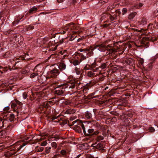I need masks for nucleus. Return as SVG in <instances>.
I'll return each mask as SVG.
<instances>
[{"label": "nucleus", "mask_w": 158, "mask_h": 158, "mask_svg": "<svg viewBox=\"0 0 158 158\" xmlns=\"http://www.w3.org/2000/svg\"><path fill=\"white\" fill-rule=\"evenodd\" d=\"M76 123H77L76 125H79L80 126H81L85 136L91 138L92 136L98 135L100 133V131L98 130L102 129L104 130L102 133L103 135L105 136L106 135V128L105 127H102L99 123L95 120H93L91 122V124H93L94 126L97 128L96 130H95L92 126H89L88 125L85 126L82 121L80 120H77L73 122L72 124L70 126H72Z\"/></svg>", "instance_id": "f257e3e1"}, {"label": "nucleus", "mask_w": 158, "mask_h": 158, "mask_svg": "<svg viewBox=\"0 0 158 158\" xmlns=\"http://www.w3.org/2000/svg\"><path fill=\"white\" fill-rule=\"evenodd\" d=\"M106 42L100 44H98L96 45H94L90 47L91 49H89L90 52L88 53L89 56L92 55L93 54V51L96 49L101 52H104L105 50L109 51L108 54H112V53L116 51V49L114 48V44H112L106 46Z\"/></svg>", "instance_id": "f03ea898"}, {"label": "nucleus", "mask_w": 158, "mask_h": 158, "mask_svg": "<svg viewBox=\"0 0 158 158\" xmlns=\"http://www.w3.org/2000/svg\"><path fill=\"white\" fill-rule=\"evenodd\" d=\"M53 99V101L54 102L51 101H48L44 102L42 104V105L40 107L41 111H43V112L46 115H48L51 113L52 110L51 106H52L55 103H59L60 100L59 99H56V98H54Z\"/></svg>", "instance_id": "7ed1b4c3"}, {"label": "nucleus", "mask_w": 158, "mask_h": 158, "mask_svg": "<svg viewBox=\"0 0 158 158\" xmlns=\"http://www.w3.org/2000/svg\"><path fill=\"white\" fill-rule=\"evenodd\" d=\"M73 83V81H71ZM67 83L63 84L58 85L55 89L54 91L55 94L56 95L59 96H64V92L65 91V89L69 87V88H73L74 87V85L72 83Z\"/></svg>", "instance_id": "20e7f679"}, {"label": "nucleus", "mask_w": 158, "mask_h": 158, "mask_svg": "<svg viewBox=\"0 0 158 158\" xmlns=\"http://www.w3.org/2000/svg\"><path fill=\"white\" fill-rule=\"evenodd\" d=\"M27 144V143H23L19 147L18 146V143H16L12 146V147L14 149L8 151L5 153V156L6 157H10L15 155L17 152L20 151V150L24 146L26 145Z\"/></svg>", "instance_id": "39448f33"}, {"label": "nucleus", "mask_w": 158, "mask_h": 158, "mask_svg": "<svg viewBox=\"0 0 158 158\" xmlns=\"http://www.w3.org/2000/svg\"><path fill=\"white\" fill-rule=\"evenodd\" d=\"M94 45H93L90 46L89 47L86 48H81L78 50V51H80L81 52H83V53H78L79 55L81 57L80 61H82L84 60H86L87 58H88L89 57L91 56H93L94 55L93 54L92 55L89 56V55L88 54V53L89 52H90V51H89V49H91V48H90V47L93 46Z\"/></svg>", "instance_id": "423d86ee"}, {"label": "nucleus", "mask_w": 158, "mask_h": 158, "mask_svg": "<svg viewBox=\"0 0 158 158\" xmlns=\"http://www.w3.org/2000/svg\"><path fill=\"white\" fill-rule=\"evenodd\" d=\"M157 39L154 37H145L142 38L140 42V44L139 47H143L147 48L149 46V41L154 42L157 40Z\"/></svg>", "instance_id": "0eeeda50"}, {"label": "nucleus", "mask_w": 158, "mask_h": 158, "mask_svg": "<svg viewBox=\"0 0 158 158\" xmlns=\"http://www.w3.org/2000/svg\"><path fill=\"white\" fill-rule=\"evenodd\" d=\"M60 73V70L56 68L52 69H49L47 73L49 77L51 78H56Z\"/></svg>", "instance_id": "6e6552de"}, {"label": "nucleus", "mask_w": 158, "mask_h": 158, "mask_svg": "<svg viewBox=\"0 0 158 158\" xmlns=\"http://www.w3.org/2000/svg\"><path fill=\"white\" fill-rule=\"evenodd\" d=\"M105 146V143L103 141L98 143L97 141L95 143H93L91 145L92 147L99 150H101L102 152L105 151V149H104Z\"/></svg>", "instance_id": "1a4fd4ad"}, {"label": "nucleus", "mask_w": 158, "mask_h": 158, "mask_svg": "<svg viewBox=\"0 0 158 158\" xmlns=\"http://www.w3.org/2000/svg\"><path fill=\"white\" fill-rule=\"evenodd\" d=\"M97 111V109H93L89 111H86L84 114L85 118L89 120L92 119L93 117L95 116L96 112Z\"/></svg>", "instance_id": "9d476101"}, {"label": "nucleus", "mask_w": 158, "mask_h": 158, "mask_svg": "<svg viewBox=\"0 0 158 158\" xmlns=\"http://www.w3.org/2000/svg\"><path fill=\"white\" fill-rule=\"evenodd\" d=\"M15 43L20 45L22 44L23 41V37L21 35L16 34L14 35Z\"/></svg>", "instance_id": "9b49d317"}, {"label": "nucleus", "mask_w": 158, "mask_h": 158, "mask_svg": "<svg viewBox=\"0 0 158 158\" xmlns=\"http://www.w3.org/2000/svg\"><path fill=\"white\" fill-rule=\"evenodd\" d=\"M135 62V61L133 59L129 58L127 60H123L122 63L124 66H126L127 65H129L131 66H133L134 65Z\"/></svg>", "instance_id": "f8f14e48"}, {"label": "nucleus", "mask_w": 158, "mask_h": 158, "mask_svg": "<svg viewBox=\"0 0 158 158\" xmlns=\"http://www.w3.org/2000/svg\"><path fill=\"white\" fill-rule=\"evenodd\" d=\"M94 84V82H93L91 81H90L89 83L86 84L82 88L83 92L84 93H87V91Z\"/></svg>", "instance_id": "ddd939ff"}, {"label": "nucleus", "mask_w": 158, "mask_h": 158, "mask_svg": "<svg viewBox=\"0 0 158 158\" xmlns=\"http://www.w3.org/2000/svg\"><path fill=\"white\" fill-rule=\"evenodd\" d=\"M10 104L11 108L13 109L14 111H16L17 115L18 116L20 110L19 109H18V107H17V105L16 103H15L14 101H12L11 102Z\"/></svg>", "instance_id": "4468645a"}, {"label": "nucleus", "mask_w": 158, "mask_h": 158, "mask_svg": "<svg viewBox=\"0 0 158 158\" xmlns=\"http://www.w3.org/2000/svg\"><path fill=\"white\" fill-rule=\"evenodd\" d=\"M16 64H15V65L13 66L12 68H11L9 66L3 67L0 66V69H2V71H4V72H7L8 70V69H9L10 71H11L12 70H14L18 69L17 68L15 67Z\"/></svg>", "instance_id": "2eb2a0df"}, {"label": "nucleus", "mask_w": 158, "mask_h": 158, "mask_svg": "<svg viewBox=\"0 0 158 158\" xmlns=\"http://www.w3.org/2000/svg\"><path fill=\"white\" fill-rule=\"evenodd\" d=\"M38 8L35 6H33L29 10V11L26 15H29L31 14H33L37 11Z\"/></svg>", "instance_id": "dca6fc26"}, {"label": "nucleus", "mask_w": 158, "mask_h": 158, "mask_svg": "<svg viewBox=\"0 0 158 158\" xmlns=\"http://www.w3.org/2000/svg\"><path fill=\"white\" fill-rule=\"evenodd\" d=\"M58 66L60 72L64 70L66 68V65L63 62L60 63Z\"/></svg>", "instance_id": "f3484780"}, {"label": "nucleus", "mask_w": 158, "mask_h": 158, "mask_svg": "<svg viewBox=\"0 0 158 158\" xmlns=\"http://www.w3.org/2000/svg\"><path fill=\"white\" fill-rule=\"evenodd\" d=\"M109 64V62H106V63H102L101 65L99 67H96L97 70L99 68H101L102 69H104L106 68L107 66Z\"/></svg>", "instance_id": "a211bd4d"}, {"label": "nucleus", "mask_w": 158, "mask_h": 158, "mask_svg": "<svg viewBox=\"0 0 158 158\" xmlns=\"http://www.w3.org/2000/svg\"><path fill=\"white\" fill-rule=\"evenodd\" d=\"M117 16L118 15L117 14H114L113 15L109 13L108 18H109L111 21H112L117 19Z\"/></svg>", "instance_id": "6ab92c4d"}, {"label": "nucleus", "mask_w": 158, "mask_h": 158, "mask_svg": "<svg viewBox=\"0 0 158 158\" xmlns=\"http://www.w3.org/2000/svg\"><path fill=\"white\" fill-rule=\"evenodd\" d=\"M109 13L107 12H106L105 13H102L100 16V19L101 21H102L104 19L107 18H109Z\"/></svg>", "instance_id": "aec40b11"}, {"label": "nucleus", "mask_w": 158, "mask_h": 158, "mask_svg": "<svg viewBox=\"0 0 158 158\" xmlns=\"http://www.w3.org/2000/svg\"><path fill=\"white\" fill-rule=\"evenodd\" d=\"M68 26L69 27L70 29L71 30H75L77 29V26L73 23L68 24Z\"/></svg>", "instance_id": "412c9836"}, {"label": "nucleus", "mask_w": 158, "mask_h": 158, "mask_svg": "<svg viewBox=\"0 0 158 158\" xmlns=\"http://www.w3.org/2000/svg\"><path fill=\"white\" fill-rule=\"evenodd\" d=\"M72 81L73 82H72L73 83H72V84H73V85H74V87L72 89L74 88L76 86H78L80 84V82L79 81H75L74 80H71L69 82H67V83H70V84H71V83H72V82L71 81Z\"/></svg>", "instance_id": "4be33fe9"}, {"label": "nucleus", "mask_w": 158, "mask_h": 158, "mask_svg": "<svg viewBox=\"0 0 158 158\" xmlns=\"http://www.w3.org/2000/svg\"><path fill=\"white\" fill-rule=\"evenodd\" d=\"M81 126L77 125H75L74 126L73 129L76 132L78 133H81L82 132Z\"/></svg>", "instance_id": "5701e85b"}, {"label": "nucleus", "mask_w": 158, "mask_h": 158, "mask_svg": "<svg viewBox=\"0 0 158 158\" xmlns=\"http://www.w3.org/2000/svg\"><path fill=\"white\" fill-rule=\"evenodd\" d=\"M95 71H94L92 70H90L87 71L86 73L88 77H92L95 76V73H94V72Z\"/></svg>", "instance_id": "b1692460"}, {"label": "nucleus", "mask_w": 158, "mask_h": 158, "mask_svg": "<svg viewBox=\"0 0 158 158\" xmlns=\"http://www.w3.org/2000/svg\"><path fill=\"white\" fill-rule=\"evenodd\" d=\"M40 64H37L34 68V71L35 73L41 72L40 70L41 69V68L40 67Z\"/></svg>", "instance_id": "393cba45"}, {"label": "nucleus", "mask_w": 158, "mask_h": 158, "mask_svg": "<svg viewBox=\"0 0 158 158\" xmlns=\"http://www.w3.org/2000/svg\"><path fill=\"white\" fill-rule=\"evenodd\" d=\"M34 28V26L33 25H30L29 26H26L24 28V30L26 31H27L33 30Z\"/></svg>", "instance_id": "a878e982"}, {"label": "nucleus", "mask_w": 158, "mask_h": 158, "mask_svg": "<svg viewBox=\"0 0 158 158\" xmlns=\"http://www.w3.org/2000/svg\"><path fill=\"white\" fill-rule=\"evenodd\" d=\"M81 61H80V60L79 61L75 59L71 60V63L73 64L74 65L76 66L79 65Z\"/></svg>", "instance_id": "bb28decb"}, {"label": "nucleus", "mask_w": 158, "mask_h": 158, "mask_svg": "<svg viewBox=\"0 0 158 158\" xmlns=\"http://www.w3.org/2000/svg\"><path fill=\"white\" fill-rule=\"evenodd\" d=\"M120 112L119 110H118L117 111H111L110 112V113L112 115H115L116 116H118L120 114Z\"/></svg>", "instance_id": "cd10ccee"}, {"label": "nucleus", "mask_w": 158, "mask_h": 158, "mask_svg": "<svg viewBox=\"0 0 158 158\" xmlns=\"http://www.w3.org/2000/svg\"><path fill=\"white\" fill-rule=\"evenodd\" d=\"M4 34L6 35H8L9 34H12L14 35V36L15 35V31L14 30H9L6 31L4 32Z\"/></svg>", "instance_id": "c85d7f7f"}, {"label": "nucleus", "mask_w": 158, "mask_h": 158, "mask_svg": "<svg viewBox=\"0 0 158 158\" xmlns=\"http://www.w3.org/2000/svg\"><path fill=\"white\" fill-rule=\"evenodd\" d=\"M76 112L75 110L73 109H68L66 111L65 113L67 114H73Z\"/></svg>", "instance_id": "c756f323"}, {"label": "nucleus", "mask_w": 158, "mask_h": 158, "mask_svg": "<svg viewBox=\"0 0 158 158\" xmlns=\"http://www.w3.org/2000/svg\"><path fill=\"white\" fill-rule=\"evenodd\" d=\"M90 65V67L91 70L94 71H96L97 70L96 69V67L98 66L96 63H94Z\"/></svg>", "instance_id": "7c9ffc66"}, {"label": "nucleus", "mask_w": 158, "mask_h": 158, "mask_svg": "<svg viewBox=\"0 0 158 158\" xmlns=\"http://www.w3.org/2000/svg\"><path fill=\"white\" fill-rule=\"evenodd\" d=\"M15 119V115L13 114H10L9 116V118H8L6 120L9 119L10 122H12L14 121Z\"/></svg>", "instance_id": "2f4dec72"}, {"label": "nucleus", "mask_w": 158, "mask_h": 158, "mask_svg": "<svg viewBox=\"0 0 158 158\" xmlns=\"http://www.w3.org/2000/svg\"><path fill=\"white\" fill-rule=\"evenodd\" d=\"M124 113L123 112H120V114L119 116H118V119H121L122 120H123V118L124 117Z\"/></svg>", "instance_id": "473e14b6"}, {"label": "nucleus", "mask_w": 158, "mask_h": 158, "mask_svg": "<svg viewBox=\"0 0 158 158\" xmlns=\"http://www.w3.org/2000/svg\"><path fill=\"white\" fill-rule=\"evenodd\" d=\"M123 67L121 66L120 65H115L113 66V68L112 69L113 70H117L119 69H123Z\"/></svg>", "instance_id": "72a5a7b5"}, {"label": "nucleus", "mask_w": 158, "mask_h": 158, "mask_svg": "<svg viewBox=\"0 0 158 158\" xmlns=\"http://www.w3.org/2000/svg\"><path fill=\"white\" fill-rule=\"evenodd\" d=\"M114 8V6L113 4H110L107 7L106 10L108 11H110L113 10Z\"/></svg>", "instance_id": "f704fd0d"}, {"label": "nucleus", "mask_w": 158, "mask_h": 158, "mask_svg": "<svg viewBox=\"0 0 158 158\" xmlns=\"http://www.w3.org/2000/svg\"><path fill=\"white\" fill-rule=\"evenodd\" d=\"M10 52H7L4 54L2 56L4 58H7L10 57Z\"/></svg>", "instance_id": "c9c22d12"}, {"label": "nucleus", "mask_w": 158, "mask_h": 158, "mask_svg": "<svg viewBox=\"0 0 158 158\" xmlns=\"http://www.w3.org/2000/svg\"><path fill=\"white\" fill-rule=\"evenodd\" d=\"M104 139V137L101 135L97 136L96 137V139L97 141H100Z\"/></svg>", "instance_id": "e433bc0d"}, {"label": "nucleus", "mask_w": 158, "mask_h": 158, "mask_svg": "<svg viewBox=\"0 0 158 158\" xmlns=\"http://www.w3.org/2000/svg\"><path fill=\"white\" fill-rule=\"evenodd\" d=\"M136 14L135 13H132L130 14L128 16V18L129 19H132L135 17Z\"/></svg>", "instance_id": "4c0bfd02"}, {"label": "nucleus", "mask_w": 158, "mask_h": 158, "mask_svg": "<svg viewBox=\"0 0 158 158\" xmlns=\"http://www.w3.org/2000/svg\"><path fill=\"white\" fill-rule=\"evenodd\" d=\"M51 147H47L45 148V151L47 154L49 153L50 152V150L51 149Z\"/></svg>", "instance_id": "58836bf2"}, {"label": "nucleus", "mask_w": 158, "mask_h": 158, "mask_svg": "<svg viewBox=\"0 0 158 158\" xmlns=\"http://www.w3.org/2000/svg\"><path fill=\"white\" fill-rule=\"evenodd\" d=\"M124 123L123 124L124 125L127 126H128L130 124V121L127 119H125L124 121Z\"/></svg>", "instance_id": "ea45409f"}, {"label": "nucleus", "mask_w": 158, "mask_h": 158, "mask_svg": "<svg viewBox=\"0 0 158 158\" xmlns=\"http://www.w3.org/2000/svg\"><path fill=\"white\" fill-rule=\"evenodd\" d=\"M90 65L89 64H86L84 67V69L85 70H91Z\"/></svg>", "instance_id": "a19ab883"}, {"label": "nucleus", "mask_w": 158, "mask_h": 158, "mask_svg": "<svg viewBox=\"0 0 158 158\" xmlns=\"http://www.w3.org/2000/svg\"><path fill=\"white\" fill-rule=\"evenodd\" d=\"M60 152L62 156H65L67 154V152L65 150H62Z\"/></svg>", "instance_id": "79ce46f5"}, {"label": "nucleus", "mask_w": 158, "mask_h": 158, "mask_svg": "<svg viewBox=\"0 0 158 158\" xmlns=\"http://www.w3.org/2000/svg\"><path fill=\"white\" fill-rule=\"evenodd\" d=\"M14 101L15 102V103H16L17 105L18 104L19 106H21L23 104L22 102H20L19 101H18L16 99H15Z\"/></svg>", "instance_id": "37998d69"}, {"label": "nucleus", "mask_w": 158, "mask_h": 158, "mask_svg": "<svg viewBox=\"0 0 158 158\" xmlns=\"http://www.w3.org/2000/svg\"><path fill=\"white\" fill-rule=\"evenodd\" d=\"M29 72L28 70H26L25 69H23L22 70L21 73L22 74L27 75Z\"/></svg>", "instance_id": "c03bdc74"}, {"label": "nucleus", "mask_w": 158, "mask_h": 158, "mask_svg": "<svg viewBox=\"0 0 158 158\" xmlns=\"http://www.w3.org/2000/svg\"><path fill=\"white\" fill-rule=\"evenodd\" d=\"M38 73H32L30 76V77L31 78H33L35 77L38 76Z\"/></svg>", "instance_id": "a18cd8bd"}, {"label": "nucleus", "mask_w": 158, "mask_h": 158, "mask_svg": "<svg viewBox=\"0 0 158 158\" xmlns=\"http://www.w3.org/2000/svg\"><path fill=\"white\" fill-rule=\"evenodd\" d=\"M14 125L13 124H10L7 126L6 129L7 130H11L14 127Z\"/></svg>", "instance_id": "49530a36"}, {"label": "nucleus", "mask_w": 158, "mask_h": 158, "mask_svg": "<svg viewBox=\"0 0 158 158\" xmlns=\"http://www.w3.org/2000/svg\"><path fill=\"white\" fill-rule=\"evenodd\" d=\"M58 38V39L59 40V41H57L56 42L58 43L59 42L60 43V44H61L63 43L64 42V40L65 39V38H61L60 39V36H58L57 37Z\"/></svg>", "instance_id": "de8ad7c7"}, {"label": "nucleus", "mask_w": 158, "mask_h": 158, "mask_svg": "<svg viewBox=\"0 0 158 158\" xmlns=\"http://www.w3.org/2000/svg\"><path fill=\"white\" fill-rule=\"evenodd\" d=\"M24 17V15H19L17 16V19H18L19 20L21 21L23 20V19L22 20L21 19Z\"/></svg>", "instance_id": "09e8293b"}, {"label": "nucleus", "mask_w": 158, "mask_h": 158, "mask_svg": "<svg viewBox=\"0 0 158 158\" xmlns=\"http://www.w3.org/2000/svg\"><path fill=\"white\" fill-rule=\"evenodd\" d=\"M110 120V121L111 122H115L117 121V119L116 117H114L112 118H108L107 119V120Z\"/></svg>", "instance_id": "8fccbe9b"}, {"label": "nucleus", "mask_w": 158, "mask_h": 158, "mask_svg": "<svg viewBox=\"0 0 158 158\" xmlns=\"http://www.w3.org/2000/svg\"><path fill=\"white\" fill-rule=\"evenodd\" d=\"M157 58H158V53L152 57V60L153 61H154Z\"/></svg>", "instance_id": "3c124183"}, {"label": "nucleus", "mask_w": 158, "mask_h": 158, "mask_svg": "<svg viewBox=\"0 0 158 158\" xmlns=\"http://www.w3.org/2000/svg\"><path fill=\"white\" fill-rule=\"evenodd\" d=\"M9 106H10V104H9ZM10 109V107L9 106H8L5 107L3 109V110L6 112H8Z\"/></svg>", "instance_id": "603ef678"}, {"label": "nucleus", "mask_w": 158, "mask_h": 158, "mask_svg": "<svg viewBox=\"0 0 158 158\" xmlns=\"http://www.w3.org/2000/svg\"><path fill=\"white\" fill-rule=\"evenodd\" d=\"M148 130L151 132H154L155 131V129L153 127H150L148 128Z\"/></svg>", "instance_id": "864d4df0"}, {"label": "nucleus", "mask_w": 158, "mask_h": 158, "mask_svg": "<svg viewBox=\"0 0 158 158\" xmlns=\"http://www.w3.org/2000/svg\"><path fill=\"white\" fill-rule=\"evenodd\" d=\"M51 146L55 148H56L57 147V144L55 142H53L51 143Z\"/></svg>", "instance_id": "5fc2aeb1"}, {"label": "nucleus", "mask_w": 158, "mask_h": 158, "mask_svg": "<svg viewBox=\"0 0 158 158\" xmlns=\"http://www.w3.org/2000/svg\"><path fill=\"white\" fill-rule=\"evenodd\" d=\"M20 21V20H19V19H18L17 18V19H16L13 23V24L14 25H16L17 24H18L19 22Z\"/></svg>", "instance_id": "6e6d98bb"}, {"label": "nucleus", "mask_w": 158, "mask_h": 158, "mask_svg": "<svg viewBox=\"0 0 158 158\" xmlns=\"http://www.w3.org/2000/svg\"><path fill=\"white\" fill-rule=\"evenodd\" d=\"M127 12V9L126 8H123L122 10V14L123 15H124Z\"/></svg>", "instance_id": "4d7b16f0"}, {"label": "nucleus", "mask_w": 158, "mask_h": 158, "mask_svg": "<svg viewBox=\"0 0 158 158\" xmlns=\"http://www.w3.org/2000/svg\"><path fill=\"white\" fill-rule=\"evenodd\" d=\"M141 126L139 125V126H138L137 125H134L133 126V129H139L140 128Z\"/></svg>", "instance_id": "13d9d810"}, {"label": "nucleus", "mask_w": 158, "mask_h": 158, "mask_svg": "<svg viewBox=\"0 0 158 158\" xmlns=\"http://www.w3.org/2000/svg\"><path fill=\"white\" fill-rule=\"evenodd\" d=\"M141 23L143 25H144L147 23V21L146 19H143L141 22Z\"/></svg>", "instance_id": "bf43d9fd"}, {"label": "nucleus", "mask_w": 158, "mask_h": 158, "mask_svg": "<svg viewBox=\"0 0 158 158\" xmlns=\"http://www.w3.org/2000/svg\"><path fill=\"white\" fill-rule=\"evenodd\" d=\"M87 158H98V157H94L90 154H88L86 156Z\"/></svg>", "instance_id": "052dcab7"}, {"label": "nucleus", "mask_w": 158, "mask_h": 158, "mask_svg": "<svg viewBox=\"0 0 158 158\" xmlns=\"http://www.w3.org/2000/svg\"><path fill=\"white\" fill-rule=\"evenodd\" d=\"M98 92V90L96 91L93 93H92L90 94V95L92 97L94 95L96 94H97V93Z\"/></svg>", "instance_id": "680f3d73"}, {"label": "nucleus", "mask_w": 158, "mask_h": 158, "mask_svg": "<svg viewBox=\"0 0 158 158\" xmlns=\"http://www.w3.org/2000/svg\"><path fill=\"white\" fill-rule=\"evenodd\" d=\"M44 149V148L43 147L39 148L37 149V152H41Z\"/></svg>", "instance_id": "e2e57ef3"}, {"label": "nucleus", "mask_w": 158, "mask_h": 158, "mask_svg": "<svg viewBox=\"0 0 158 158\" xmlns=\"http://www.w3.org/2000/svg\"><path fill=\"white\" fill-rule=\"evenodd\" d=\"M61 155L60 154H56L54 155V156L52 158H57L58 156H60Z\"/></svg>", "instance_id": "0e129e2a"}, {"label": "nucleus", "mask_w": 158, "mask_h": 158, "mask_svg": "<svg viewBox=\"0 0 158 158\" xmlns=\"http://www.w3.org/2000/svg\"><path fill=\"white\" fill-rule=\"evenodd\" d=\"M64 103L66 105H68L71 103V102L69 100H67L65 101Z\"/></svg>", "instance_id": "69168bd1"}, {"label": "nucleus", "mask_w": 158, "mask_h": 158, "mask_svg": "<svg viewBox=\"0 0 158 158\" xmlns=\"http://www.w3.org/2000/svg\"><path fill=\"white\" fill-rule=\"evenodd\" d=\"M111 24V23H109V24H105L102 25V27H108V26H110Z\"/></svg>", "instance_id": "338daca9"}, {"label": "nucleus", "mask_w": 158, "mask_h": 158, "mask_svg": "<svg viewBox=\"0 0 158 158\" xmlns=\"http://www.w3.org/2000/svg\"><path fill=\"white\" fill-rule=\"evenodd\" d=\"M23 98L24 99H26L27 97V94L26 92H24L23 94Z\"/></svg>", "instance_id": "774afa93"}]
</instances>
